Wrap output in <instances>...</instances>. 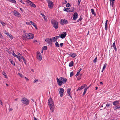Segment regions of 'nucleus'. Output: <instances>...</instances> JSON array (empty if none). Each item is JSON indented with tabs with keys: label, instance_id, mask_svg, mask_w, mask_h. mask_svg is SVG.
I'll return each instance as SVG.
<instances>
[{
	"label": "nucleus",
	"instance_id": "nucleus-10",
	"mask_svg": "<svg viewBox=\"0 0 120 120\" xmlns=\"http://www.w3.org/2000/svg\"><path fill=\"white\" fill-rule=\"evenodd\" d=\"M60 35V37L62 39L64 38L66 36L67 33L66 32H63Z\"/></svg>",
	"mask_w": 120,
	"mask_h": 120
},
{
	"label": "nucleus",
	"instance_id": "nucleus-34",
	"mask_svg": "<svg viewBox=\"0 0 120 120\" xmlns=\"http://www.w3.org/2000/svg\"><path fill=\"white\" fill-rule=\"evenodd\" d=\"M2 74L5 76L6 78H7V76L5 72L4 71Z\"/></svg>",
	"mask_w": 120,
	"mask_h": 120
},
{
	"label": "nucleus",
	"instance_id": "nucleus-27",
	"mask_svg": "<svg viewBox=\"0 0 120 120\" xmlns=\"http://www.w3.org/2000/svg\"><path fill=\"white\" fill-rule=\"evenodd\" d=\"M82 70V68H81L78 71L76 74L75 75V76H77L79 75V73L80 72V71Z\"/></svg>",
	"mask_w": 120,
	"mask_h": 120
},
{
	"label": "nucleus",
	"instance_id": "nucleus-46",
	"mask_svg": "<svg viewBox=\"0 0 120 120\" xmlns=\"http://www.w3.org/2000/svg\"><path fill=\"white\" fill-rule=\"evenodd\" d=\"M13 55L15 57H16V56H17V55L15 54V53L13 52Z\"/></svg>",
	"mask_w": 120,
	"mask_h": 120
},
{
	"label": "nucleus",
	"instance_id": "nucleus-37",
	"mask_svg": "<svg viewBox=\"0 0 120 120\" xmlns=\"http://www.w3.org/2000/svg\"><path fill=\"white\" fill-rule=\"evenodd\" d=\"M52 38V41L53 42H55L56 41V38H55V37H53Z\"/></svg>",
	"mask_w": 120,
	"mask_h": 120
},
{
	"label": "nucleus",
	"instance_id": "nucleus-64",
	"mask_svg": "<svg viewBox=\"0 0 120 120\" xmlns=\"http://www.w3.org/2000/svg\"><path fill=\"white\" fill-rule=\"evenodd\" d=\"M5 34H6L7 35V34H9V33H8L7 32H6V31H5Z\"/></svg>",
	"mask_w": 120,
	"mask_h": 120
},
{
	"label": "nucleus",
	"instance_id": "nucleus-8",
	"mask_svg": "<svg viewBox=\"0 0 120 120\" xmlns=\"http://www.w3.org/2000/svg\"><path fill=\"white\" fill-rule=\"evenodd\" d=\"M27 38L31 39L33 38L34 35L33 34L29 33L28 34H27Z\"/></svg>",
	"mask_w": 120,
	"mask_h": 120
},
{
	"label": "nucleus",
	"instance_id": "nucleus-21",
	"mask_svg": "<svg viewBox=\"0 0 120 120\" xmlns=\"http://www.w3.org/2000/svg\"><path fill=\"white\" fill-rule=\"evenodd\" d=\"M48 105L49 106H53L54 105V103L53 101H51V102L49 103Z\"/></svg>",
	"mask_w": 120,
	"mask_h": 120
},
{
	"label": "nucleus",
	"instance_id": "nucleus-36",
	"mask_svg": "<svg viewBox=\"0 0 120 120\" xmlns=\"http://www.w3.org/2000/svg\"><path fill=\"white\" fill-rule=\"evenodd\" d=\"M52 99L51 98H49L48 100V103L51 102V101H52Z\"/></svg>",
	"mask_w": 120,
	"mask_h": 120
},
{
	"label": "nucleus",
	"instance_id": "nucleus-4",
	"mask_svg": "<svg viewBox=\"0 0 120 120\" xmlns=\"http://www.w3.org/2000/svg\"><path fill=\"white\" fill-rule=\"evenodd\" d=\"M42 56L40 52H37V59L41 61L42 59Z\"/></svg>",
	"mask_w": 120,
	"mask_h": 120
},
{
	"label": "nucleus",
	"instance_id": "nucleus-28",
	"mask_svg": "<svg viewBox=\"0 0 120 120\" xmlns=\"http://www.w3.org/2000/svg\"><path fill=\"white\" fill-rule=\"evenodd\" d=\"M72 10H68V11H67V12H72L74 11V7H72Z\"/></svg>",
	"mask_w": 120,
	"mask_h": 120
},
{
	"label": "nucleus",
	"instance_id": "nucleus-54",
	"mask_svg": "<svg viewBox=\"0 0 120 120\" xmlns=\"http://www.w3.org/2000/svg\"><path fill=\"white\" fill-rule=\"evenodd\" d=\"M30 22H26V24L28 25H30Z\"/></svg>",
	"mask_w": 120,
	"mask_h": 120
},
{
	"label": "nucleus",
	"instance_id": "nucleus-49",
	"mask_svg": "<svg viewBox=\"0 0 120 120\" xmlns=\"http://www.w3.org/2000/svg\"><path fill=\"white\" fill-rule=\"evenodd\" d=\"M21 3H22L23 4H24V3H23L22 0H18Z\"/></svg>",
	"mask_w": 120,
	"mask_h": 120
},
{
	"label": "nucleus",
	"instance_id": "nucleus-31",
	"mask_svg": "<svg viewBox=\"0 0 120 120\" xmlns=\"http://www.w3.org/2000/svg\"><path fill=\"white\" fill-rule=\"evenodd\" d=\"M71 91V89L68 88V89L67 91V93L69 94V96H70V92Z\"/></svg>",
	"mask_w": 120,
	"mask_h": 120
},
{
	"label": "nucleus",
	"instance_id": "nucleus-20",
	"mask_svg": "<svg viewBox=\"0 0 120 120\" xmlns=\"http://www.w3.org/2000/svg\"><path fill=\"white\" fill-rule=\"evenodd\" d=\"M50 107V109L53 112L54 111V105H53V106H49Z\"/></svg>",
	"mask_w": 120,
	"mask_h": 120
},
{
	"label": "nucleus",
	"instance_id": "nucleus-13",
	"mask_svg": "<svg viewBox=\"0 0 120 120\" xmlns=\"http://www.w3.org/2000/svg\"><path fill=\"white\" fill-rule=\"evenodd\" d=\"M45 41L46 42L50 45L52 44V43H51L50 41L49 40V38H47L45 39Z\"/></svg>",
	"mask_w": 120,
	"mask_h": 120
},
{
	"label": "nucleus",
	"instance_id": "nucleus-58",
	"mask_svg": "<svg viewBox=\"0 0 120 120\" xmlns=\"http://www.w3.org/2000/svg\"><path fill=\"white\" fill-rule=\"evenodd\" d=\"M21 57V56H18V55H17V56H16V57H17L19 59V58H20V57Z\"/></svg>",
	"mask_w": 120,
	"mask_h": 120
},
{
	"label": "nucleus",
	"instance_id": "nucleus-18",
	"mask_svg": "<svg viewBox=\"0 0 120 120\" xmlns=\"http://www.w3.org/2000/svg\"><path fill=\"white\" fill-rule=\"evenodd\" d=\"M27 34H23L22 37V38L23 39H25L26 38H27V35H26Z\"/></svg>",
	"mask_w": 120,
	"mask_h": 120
},
{
	"label": "nucleus",
	"instance_id": "nucleus-40",
	"mask_svg": "<svg viewBox=\"0 0 120 120\" xmlns=\"http://www.w3.org/2000/svg\"><path fill=\"white\" fill-rule=\"evenodd\" d=\"M71 6L70 4L69 3H68L66 5V6L67 7H69Z\"/></svg>",
	"mask_w": 120,
	"mask_h": 120
},
{
	"label": "nucleus",
	"instance_id": "nucleus-56",
	"mask_svg": "<svg viewBox=\"0 0 120 120\" xmlns=\"http://www.w3.org/2000/svg\"><path fill=\"white\" fill-rule=\"evenodd\" d=\"M38 79H36V80H34V83H35V82H38Z\"/></svg>",
	"mask_w": 120,
	"mask_h": 120
},
{
	"label": "nucleus",
	"instance_id": "nucleus-26",
	"mask_svg": "<svg viewBox=\"0 0 120 120\" xmlns=\"http://www.w3.org/2000/svg\"><path fill=\"white\" fill-rule=\"evenodd\" d=\"M8 36L11 39H12L13 38L12 36L10 34H7Z\"/></svg>",
	"mask_w": 120,
	"mask_h": 120
},
{
	"label": "nucleus",
	"instance_id": "nucleus-39",
	"mask_svg": "<svg viewBox=\"0 0 120 120\" xmlns=\"http://www.w3.org/2000/svg\"><path fill=\"white\" fill-rule=\"evenodd\" d=\"M97 57L96 56L95 58L93 60L94 63H96L97 62Z\"/></svg>",
	"mask_w": 120,
	"mask_h": 120
},
{
	"label": "nucleus",
	"instance_id": "nucleus-15",
	"mask_svg": "<svg viewBox=\"0 0 120 120\" xmlns=\"http://www.w3.org/2000/svg\"><path fill=\"white\" fill-rule=\"evenodd\" d=\"M69 56H70L71 57H72L73 58H74L75 57V56L77 55H76L74 53H70L69 54Z\"/></svg>",
	"mask_w": 120,
	"mask_h": 120
},
{
	"label": "nucleus",
	"instance_id": "nucleus-62",
	"mask_svg": "<svg viewBox=\"0 0 120 120\" xmlns=\"http://www.w3.org/2000/svg\"><path fill=\"white\" fill-rule=\"evenodd\" d=\"M82 90L81 89V88H80V87H79L77 89V91L79 90Z\"/></svg>",
	"mask_w": 120,
	"mask_h": 120
},
{
	"label": "nucleus",
	"instance_id": "nucleus-12",
	"mask_svg": "<svg viewBox=\"0 0 120 120\" xmlns=\"http://www.w3.org/2000/svg\"><path fill=\"white\" fill-rule=\"evenodd\" d=\"M13 13L14 15L16 16H19L20 15V14L16 11L14 10Z\"/></svg>",
	"mask_w": 120,
	"mask_h": 120
},
{
	"label": "nucleus",
	"instance_id": "nucleus-1",
	"mask_svg": "<svg viewBox=\"0 0 120 120\" xmlns=\"http://www.w3.org/2000/svg\"><path fill=\"white\" fill-rule=\"evenodd\" d=\"M59 79L58 78H56L57 83L60 86H61L62 83L64 84L66 83L67 80L66 78L63 77H60Z\"/></svg>",
	"mask_w": 120,
	"mask_h": 120
},
{
	"label": "nucleus",
	"instance_id": "nucleus-32",
	"mask_svg": "<svg viewBox=\"0 0 120 120\" xmlns=\"http://www.w3.org/2000/svg\"><path fill=\"white\" fill-rule=\"evenodd\" d=\"M47 48L46 46H43L42 48V49L43 50H47Z\"/></svg>",
	"mask_w": 120,
	"mask_h": 120
},
{
	"label": "nucleus",
	"instance_id": "nucleus-35",
	"mask_svg": "<svg viewBox=\"0 0 120 120\" xmlns=\"http://www.w3.org/2000/svg\"><path fill=\"white\" fill-rule=\"evenodd\" d=\"M55 45L57 47H59L60 46L59 45V44L57 42H56L55 43Z\"/></svg>",
	"mask_w": 120,
	"mask_h": 120
},
{
	"label": "nucleus",
	"instance_id": "nucleus-30",
	"mask_svg": "<svg viewBox=\"0 0 120 120\" xmlns=\"http://www.w3.org/2000/svg\"><path fill=\"white\" fill-rule=\"evenodd\" d=\"M10 61L11 62V64L15 66V64L14 62L11 59L10 60Z\"/></svg>",
	"mask_w": 120,
	"mask_h": 120
},
{
	"label": "nucleus",
	"instance_id": "nucleus-51",
	"mask_svg": "<svg viewBox=\"0 0 120 120\" xmlns=\"http://www.w3.org/2000/svg\"><path fill=\"white\" fill-rule=\"evenodd\" d=\"M63 44H64L63 43H61L60 44V46L61 47H62L63 46Z\"/></svg>",
	"mask_w": 120,
	"mask_h": 120
},
{
	"label": "nucleus",
	"instance_id": "nucleus-22",
	"mask_svg": "<svg viewBox=\"0 0 120 120\" xmlns=\"http://www.w3.org/2000/svg\"><path fill=\"white\" fill-rule=\"evenodd\" d=\"M73 62L72 61H71L69 64V66L70 67H71L73 66Z\"/></svg>",
	"mask_w": 120,
	"mask_h": 120
},
{
	"label": "nucleus",
	"instance_id": "nucleus-7",
	"mask_svg": "<svg viewBox=\"0 0 120 120\" xmlns=\"http://www.w3.org/2000/svg\"><path fill=\"white\" fill-rule=\"evenodd\" d=\"M26 1L31 7L34 8H35L36 7V6L35 4L33 3L32 2L30 1L29 0H27Z\"/></svg>",
	"mask_w": 120,
	"mask_h": 120
},
{
	"label": "nucleus",
	"instance_id": "nucleus-19",
	"mask_svg": "<svg viewBox=\"0 0 120 120\" xmlns=\"http://www.w3.org/2000/svg\"><path fill=\"white\" fill-rule=\"evenodd\" d=\"M30 23L32 24L34 27H35L36 29H37V26L33 22L31 21L30 22Z\"/></svg>",
	"mask_w": 120,
	"mask_h": 120
},
{
	"label": "nucleus",
	"instance_id": "nucleus-38",
	"mask_svg": "<svg viewBox=\"0 0 120 120\" xmlns=\"http://www.w3.org/2000/svg\"><path fill=\"white\" fill-rule=\"evenodd\" d=\"M116 108L115 109V110L117 109L120 108V106H117L115 107Z\"/></svg>",
	"mask_w": 120,
	"mask_h": 120
},
{
	"label": "nucleus",
	"instance_id": "nucleus-59",
	"mask_svg": "<svg viewBox=\"0 0 120 120\" xmlns=\"http://www.w3.org/2000/svg\"><path fill=\"white\" fill-rule=\"evenodd\" d=\"M25 79H26V80L27 81H28L29 80V79L27 78L26 77H25Z\"/></svg>",
	"mask_w": 120,
	"mask_h": 120
},
{
	"label": "nucleus",
	"instance_id": "nucleus-24",
	"mask_svg": "<svg viewBox=\"0 0 120 120\" xmlns=\"http://www.w3.org/2000/svg\"><path fill=\"white\" fill-rule=\"evenodd\" d=\"M107 65V64L106 63H105L104 64V66L102 70V72L105 69V68L106 67Z\"/></svg>",
	"mask_w": 120,
	"mask_h": 120
},
{
	"label": "nucleus",
	"instance_id": "nucleus-53",
	"mask_svg": "<svg viewBox=\"0 0 120 120\" xmlns=\"http://www.w3.org/2000/svg\"><path fill=\"white\" fill-rule=\"evenodd\" d=\"M81 79V78L80 76H78L77 77V79L78 80H79Z\"/></svg>",
	"mask_w": 120,
	"mask_h": 120
},
{
	"label": "nucleus",
	"instance_id": "nucleus-45",
	"mask_svg": "<svg viewBox=\"0 0 120 120\" xmlns=\"http://www.w3.org/2000/svg\"><path fill=\"white\" fill-rule=\"evenodd\" d=\"M60 37V35L58 36H56L55 37L56 39L57 40V39Z\"/></svg>",
	"mask_w": 120,
	"mask_h": 120
},
{
	"label": "nucleus",
	"instance_id": "nucleus-48",
	"mask_svg": "<svg viewBox=\"0 0 120 120\" xmlns=\"http://www.w3.org/2000/svg\"><path fill=\"white\" fill-rule=\"evenodd\" d=\"M82 19V17H80V18L77 20V22H79Z\"/></svg>",
	"mask_w": 120,
	"mask_h": 120
},
{
	"label": "nucleus",
	"instance_id": "nucleus-50",
	"mask_svg": "<svg viewBox=\"0 0 120 120\" xmlns=\"http://www.w3.org/2000/svg\"><path fill=\"white\" fill-rule=\"evenodd\" d=\"M112 46L113 47H116L115 45V42H114Z\"/></svg>",
	"mask_w": 120,
	"mask_h": 120
},
{
	"label": "nucleus",
	"instance_id": "nucleus-3",
	"mask_svg": "<svg viewBox=\"0 0 120 120\" xmlns=\"http://www.w3.org/2000/svg\"><path fill=\"white\" fill-rule=\"evenodd\" d=\"M21 101L23 104L26 105H28L29 103V101L25 98H22Z\"/></svg>",
	"mask_w": 120,
	"mask_h": 120
},
{
	"label": "nucleus",
	"instance_id": "nucleus-11",
	"mask_svg": "<svg viewBox=\"0 0 120 120\" xmlns=\"http://www.w3.org/2000/svg\"><path fill=\"white\" fill-rule=\"evenodd\" d=\"M78 14L77 12L75 13L73 15V19L75 20L78 18Z\"/></svg>",
	"mask_w": 120,
	"mask_h": 120
},
{
	"label": "nucleus",
	"instance_id": "nucleus-55",
	"mask_svg": "<svg viewBox=\"0 0 120 120\" xmlns=\"http://www.w3.org/2000/svg\"><path fill=\"white\" fill-rule=\"evenodd\" d=\"M80 87L82 89H83V88H84L85 86H81Z\"/></svg>",
	"mask_w": 120,
	"mask_h": 120
},
{
	"label": "nucleus",
	"instance_id": "nucleus-23",
	"mask_svg": "<svg viewBox=\"0 0 120 120\" xmlns=\"http://www.w3.org/2000/svg\"><path fill=\"white\" fill-rule=\"evenodd\" d=\"M91 11L93 15H94L95 16L96 15L95 13L94 12V10L93 9H92L91 10Z\"/></svg>",
	"mask_w": 120,
	"mask_h": 120
},
{
	"label": "nucleus",
	"instance_id": "nucleus-6",
	"mask_svg": "<svg viewBox=\"0 0 120 120\" xmlns=\"http://www.w3.org/2000/svg\"><path fill=\"white\" fill-rule=\"evenodd\" d=\"M60 23L61 25H63L64 24L68 23V22L65 19H62L60 21Z\"/></svg>",
	"mask_w": 120,
	"mask_h": 120
},
{
	"label": "nucleus",
	"instance_id": "nucleus-47",
	"mask_svg": "<svg viewBox=\"0 0 120 120\" xmlns=\"http://www.w3.org/2000/svg\"><path fill=\"white\" fill-rule=\"evenodd\" d=\"M18 74L21 77H22L23 76L20 73H18Z\"/></svg>",
	"mask_w": 120,
	"mask_h": 120
},
{
	"label": "nucleus",
	"instance_id": "nucleus-44",
	"mask_svg": "<svg viewBox=\"0 0 120 120\" xmlns=\"http://www.w3.org/2000/svg\"><path fill=\"white\" fill-rule=\"evenodd\" d=\"M110 104H107L106 106V107H109V106H110Z\"/></svg>",
	"mask_w": 120,
	"mask_h": 120
},
{
	"label": "nucleus",
	"instance_id": "nucleus-43",
	"mask_svg": "<svg viewBox=\"0 0 120 120\" xmlns=\"http://www.w3.org/2000/svg\"><path fill=\"white\" fill-rule=\"evenodd\" d=\"M73 75V72L72 71L71 72L70 74V77H72Z\"/></svg>",
	"mask_w": 120,
	"mask_h": 120
},
{
	"label": "nucleus",
	"instance_id": "nucleus-42",
	"mask_svg": "<svg viewBox=\"0 0 120 120\" xmlns=\"http://www.w3.org/2000/svg\"><path fill=\"white\" fill-rule=\"evenodd\" d=\"M43 18H44V19L45 20V21H47V19H46V16H45V15L43 17Z\"/></svg>",
	"mask_w": 120,
	"mask_h": 120
},
{
	"label": "nucleus",
	"instance_id": "nucleus-17",
	"mask_svg": "<svg viewBox=\"0 0 120 120\" xmlns=\"http://www.w3.org/2000/svg\"><path fill=\"white\" fill-rule=\"evenodd\" d=\"M120 102V101L118 100L117 101H115L113 102L112 103L113 105H115L116 106L117 105V103H118Z\"/></svg>",
	"mask_w": 120,
	"mask_h": 120
},
{
	"label": "nucleus",
	"instance_id": "nucleus-57",
	"mask_svg": "<svg viewBox=\"0 0 120 120\" xmlns=\"http://www.w3.org/2000/svg\"><path fill=\"white\" fill-rule=\"evenodd\" d=\"M34 120H38V119L36 118L35 117H34Z\"/></svg>",
	"mask_w": 120,
	"mask_h": 120
},
{
	"label": "nucleus",
	"instance_id": "nucleus-29",
	"mask_svg": "<svg viewBox=\"0 0 120 120\" xmlns=\"http://www.w3.org/2000/svg\"><path fill=\"white\" fill-rule=\"evenodd\" d=\"M0 23L2 24L3 26H4L6 25V24L4 22H3L2 21L0 20Z\"/></svg>",
	"mask_w": 120,
	"mask_h": 120
},
{
	"label": "nucleus",
	"instance_id": "nucleus-5",
	"mask_svg": "<svg viewBox=\"0 0 120 120\" xmlns=\"http://www.w3.org/2000/svg\"><path fill=\"white\" fill-rule=\"evenodd\" d=\"M47 1L49 7L50 9H52L53 6V2L50 0H47Z\"/></svg>",
	"mask_w": 120,
	"mask_h": 120
},
{
	"label": "nucleus",
	"instance_id": "nucleus-9",
	"mask_svg": "<svg viewBox=\"0 0 120 120\" xmlns=\"http://www.w3.org/2000/svg\"><path fill=\"white\" fill-rule=\"evenodd\" d=\"M64 91V90L62 88H60V91H59V93L60 95V96L61 97H62Z\"/></svg>",
	"mask_w": 120,
	"mask_h": 120
},
{
	"label": "nucleus",
	"instance_id": "nucleus-14",
	"mask_svg": "<svg viewBox=\"0 0 120 120\" xmlns=\"http://www.w3.org/2000/svg\"><path fill=\"white\" fill-rule=\"evenodd\" d=\"M115 0H109L110 1V5H111L112 6V7L113 6L114 4V1H115Z\"/></svg>",
	"mask_w": 120,
	"mask_h": 120
},
{
	"label": "nucleus",
	"instance_id": "nucleus-63",
	"mask_svg": "<svg viewBox=\"0 0 120 120\" xmlns=\"http://www.w3.org/2000/svg\"><path fill=\"white\" fill-rule=\"evenodd\" d=\"M114 48V49L115 50V51H116V47H113Z\"/></svg>",
	"mask_w": 120,
	"mask_h": 120
},
{
	"label": "nucleus",
	"instance_id": "nucleus-33",
	"mask_svg": "<svg viewBox=\"0 0 120 120\" xmlns=\"http://www.w3.org/2000/svg\"><path fill=\"white\" fill-rule=\"evenodd\" d=\"M70 9V8H66L64 7L63 10L64 11H68V10Z\"/></svg>",
	"mask_w": 120,
	"mask_h": 120
},
{
	"label": "nucleus",
	"instance_id": "nucleus-41",
	"mask_svg": "<svg viewBox=\"0 0 120 120\" xmlns=\"http://www.w3.org/2000/svg\"><path fill=\"white\" fill-rule=\"evenodd\" d=\"M87 90V89H85L84 90V92L83 94V95H84L86 91V90Z\"/></svg>",
	"mask_w": 120,
	"mask_h": 120
},
{
	"label": "nucleus",
	"instance_id": "nucleus-25",
	"mask_svg": "<svg viewBox=\"0 0 120 120\" xmlns=\"http://www.w3.org/2000/svg\"><path fill=\"white\" fill-rule=\"evenodd\" d=\"M21 59L22 60V59L23 60V61L25 63V64H26V61L25 59L22 56H21Z\"/></svg>",
	"mask_w": 120,
	"mask_h": 120
},
{
	"label": "nucleus",
	"instance_id": "nucleus-16",
	"mask_svg": "<svg viewBox=\"0 0 120 120\" xmlns=\"http://www.w3.org/2000/svg\"><path fill=\"white\" fill-rule=\"evenodd\" d=\"M108 20H107L105 21V28L106 30H107V22Z\"/></svg>",
	"mask_w": 120,
	"mask_h": 120
},
{
	"label": "nucleus",
	"instance_id": "nucleus-61",
	"mask_svg": "<svg viewBox=\"0 0 120 120\" xmlns=\"http://www.w3.org/2000/svg\"><path fill=\"white\" fill-rule=\"evenodd\" d=\"M22 59H21V57H20V58H19V61H22Z\"/></svg>",
	"mask_w": 120,
	"mask_h": 120
},
{
	"label": "nucleus",
	"instance_id": "nucleus-2",
	"mask_svg": "<svg viewBox=\"0 0 120 120\" xmlns=\"http://www.w3.org/2000/svg\"><path fill=\"white\" fill-rule=\"evenodd\" d=\"M53 27L56 29H57L58 27V22L56 21H51Z\"/></svg>",
	"mask_w": 120,
	"mask_h": 120
},
{
	"label": "nucleus",
	"instance_id": "nucleus-60",
	"mask_svg": "<svg viewBox=\"0 0 120 120\" xmlns=\"http://www.w3.org/2000/svg\"><path fill=\"white\" fill-rule=\"evenodd\" d=\"M2 102L1 101V100H0V104L1 105H2Z\"/></svg>",
	"mask_w": 120,
	"mask_h": 120
},
{
	"label": "nucleus",
	"instance_id": "nucleus-52",
	"mask_svg": "<svg viewBox=\"0 0 120 120\" xmlns=\"http://www.w3.org/2000/svg\"><path fill=\"white\" fill-rule=\"evenodd\" d=\"M49 40L50 41V42L51 43H52V38H51L50 39L49 38Z\"/></svg>",
	"mask_w": 120,
	"mask_h": 120
}]
</instances>
